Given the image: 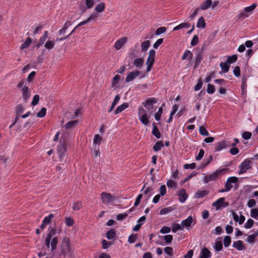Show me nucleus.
Segmentation results:
<instances>
[{"mask_svg": "<svg viewBox=\"0 0 258 258\" xmlns=\"http://www.w3.org/2000/svg\"><path fill=\"white\" fill-rule=\"evenodd\" d=\"M138 116L139 119L145 125H147L149 123L150 115L147 111L141 107L138 108Z\"/></svg>", "mask_w": 258, "mask_h": 258, "instance_id": "1", "label": "nucleus"}, {"mask_svg": "<svg viewBox=\"0 0 258 258\" xmlns=\"http://www.w3.org/2000/svg\"><path fill=\"white\" fill-rule=\"evenodd\" d=\"M24 81H20L18 83L17 86L19 88H22L21 92L22 97L24 100L26 102L30 99L31 97V91L29 90V89L27 86L24 85Z\"/></svg>", "mask_w": 258, "mask_h": 258, "instance_id": "2", "label": "nucleus"}, {"mask_svg": "<svg viewBox=\"0 0 258 258\" xmlns=\"http://www.w3.org/2000/svg\"><path fill=\"white\" fill-rule=\"evenodd\" d=\"M156 51L154 49H151L149 51V55L146 61L147 71L149 72L151 71L153 65L155 61Z\"/></svg>", "mask_w": 258, "mask_h": 258, "instance_id": "3", "label": "nucleus"}, {"mask_svg": "<svg viewBox=\"0 0 258 258\" xmlns=\"http://www.w3.org/2000/svg\"><path fill=\"white\" fill-rule=\"evenodd\" d=\"M101 198L103 203L106 205H111L115 200L111 194L105 192L101 194Z\"/></svg>", "mask_w": 258, "mask_h": 258, "instance_id": "4", "label": "nucleus"}, {"mask_svg": "<svg viewBox=\"0 0 258 258\" xmlns=\"http://www.w3.org/2000/svg\"><path fill=\"white\" fill-rule=\"evenodd\" d=\"M212 206L215 208L217 210L223 209L228 206V203L225 202L224 198H221L212 203Z\"/></svg>", "mask_w": 258, "mask_h": 258, "instance_id": "5", "label": "nucleus"}, {"mask_svg": "<svg viewBox=\"0 0 258 258\" xmlns=\"http://www.w3.org/2000/svg\"><path fill=\"white\" fill-rule=\"evenodd\" d=\"M256 6L255 4H252L249 7H245L244 9L243 12L239 14V17L242 19L247 17L251 14L252 12L256 8Z\"/></svg>", "mask_w": 258, "mask_h": 258, "instance_id": "6", "label": "nucleus"}, {"mask_svg": "<svg viewBox=\"0 0 258 258\" xmlns=\"http://www.w3.org/2000/svg\"><path fill=\"white\" fill-rule=\"evenodd\" d=\"M251 162L248 160H245L242 162L239 167V174H242L246 172L250 168Z\"/></svg>", "mask_w": 258, "mask_h": 258, "instance_id": "7", "label": "nucleus"}, {"mask_svg": "<svg viewBox=\"0 0 258 258\" xmlns=\"http://www.w3.org/2000/svg\"><path fill=\"white\" fill-rule=\"evenodd\" d=\"M181 225L183 227V229L185 228L187 230H189L190 228V225L193 223H196V220L193 219L191 216H188L186 219L183 220L181 222Z\"/></svg>", "mask_w": 258, "mask_h": 258, "instance_id": "8", "label": "nucleus"}, {"mask_svg": "<svg viewBox=\"0 0 258 258\" xmlns=\"http://www.w3.org/2000/svg\"><path fill=\"white\" fill-rule=\"evenodd\" d=\"M224 171V169L217 170L209 176H206L204 179L205 182H207L216 179L218 176Z\"/></svg>", "mask_w": 258, "mask_h": 258, "instance_id": "9", "label": "nucleus"}, {"mask_svg": "<svg viewBox=\"0 0 258 258\" xmlns=\"http://www.w3.org/2000/svg\"><path fill=\"white\" fill-rule=\"evenodd\" d=\"M128 41L127 37H123L118 39L114 43V47L116 50L120 49Z\"/></svg>", "mask_w": 258, "mask_h": 258, "instance_id": "10", "label": "nucleus"}, {"mask_svg": "<svg viewBox=\"0 0 258 258\" xmlns=\"http://www.w3.org/2000/svg\"><path fill=\"white\" fill-rule=\"evenodd\" d=\"M230 146V143L226 141H221L215 144V151H220Z\"/></svg>", "mask_w": 258, "mask_h": 258, "instance_id": "11", "label": "nucleus"}, {"mask_svg": "<svg viewBox=\"0 0 258 258\" xmlns=\"http://www.w3.org/2000/svg\"><path fill=\"white\" fill-rule=\"evenodd\" d=\"M69 249V239L66 237H63L60 245V250L62 253H64Z\"/></svg>", "mask_w": 258, "mask_h": 258, "instance_id": "12", "label": "nucleus"}, {"mask_svg": "<svg viewBox=\"0 0 258 258\" xmlns=\"http://www.w3.org/2000/svg\"><path fill=\"white\" fill-rule=\"evenodd\" d=\"M156 102L155 98H149L145 102L143 103L145 107L148 110L150 111L153 108V104Z\"/></svg>", "mask_w": 258, "mask_h": 258, "instance_id": "13", "label": "nucleus"}, {"mask_svg": "<svg viewBox=\"0 0 258 258\" xmlns=\"http://www.w3.org/2000/svg\"><path fill=\"white\" fill-rule=\"evenodd\" d=\"M140 75V72L139 71L131 72L127 75L125 81L127 83L130 82L137 78Z\"/></svg>", "mask_w": 258, "mask_h": 258, "instance_id": "14", "label": "nucleus"}, {"mask_svg": "<svg viewBox=\"0 0 258 258\" xmlns=\"http://www.w3.org/2000/svg\"><path fill=\"white\" fill-rule=\"evenodd\" d=\"M67 143L66 142L60 143L58 147L57 152L60 158H62L64 156V153L67 150Z\"/></svg>", "mask_w": 258, "mask_h": 258, "instance_id": "15", "label": "nucleus"}, {"mask_svg": "<svg viewBox=\"0 0 258 258\" xmlns=\"http://www.w3.org/2000/svg\"><path fill=\"white\" fill-rule=\"evenodd\" d=\"M179 197V200L181 203H184L188 198V195L186 194L185 189H181L177 194Z\"/></svg>", "mask_w": 258, "mask_h": 258, "instance_id": "16", "label": "nucleus"}, {"mask_svg": "<svg viewBox=\"0 0 258 258\" xmlns=\"http://www.w3.org/2000/svg\"><path fill=\"white\" fill-rule=\"evenodd\" d=\"M238 181V178L235 176L229 177L226 182L225 186L230 190L233 187V183H236Z\"/></svg>", "mask_w": 258, "mask_h": 258, "instance_id": "17", "label": "nucleus"}, {"mask_svg": "<svg viewBox=\"0 0 258 258\" xmlns=\"http://www.w3.org/2000/svg\"><path fill=\"white\" fill-rule=\"evenodd\" d=\"M233 218L234 220L236 222H238V223L241 225L242 224L244 220H245V217L244 216H243L242 214H240V215L239 216L238 214H237L236 213H232Z\"/></svg>", "mask_w": 258, "mask_h": 258, "instance_id": "18", "label": "nucleus"}, {"mask_svg": "<svg viewBox=\"0 0 258 258\" xmlns=\"http://www.w3.org/2000/svg\"><path fill=\"white\" fill-rule=\"evenodd\" d=\"M233 247L235 248L237 250L240 251L245 249L243 243L241 240L234 241L233 243Z\"/></svg>", "mask_w": 258, "mask_h": 258, "instance_id": "19", "label": "nucleus"}, {"mask_svg": "<svg viewBox=\"0 0 258 258\" xmlns=\"http://www.w3.org/2000/svg\"><path fill=\"white\" fill-rule=\"evenodd\" d=\"M212 5V0H206L201 3L200 8L202 10H206L211 7Z\"/></svg>", "mask_w": 258, "mask_h": 258, "instance_id": "20", "label": "nucleus"}, {"mask_svg": "<svg viewBox=\"0 0 258 258\" xmlns=\"http://www.w3.org/2000/svg\"><path fill=\"white\" fill-rule=\"evenodd\" d=\"M128 107V103H124L122 104L121 105L118 106L116 109L114 110V113L115 114H117L124 110H125L126 108H127Z\"/></svg>", "mask_w": 258, "mask_h": 258, "instance_id": "21", "label": "nucleus"}, {"mask_svg": "<svg viewBox=\"0 0 258 258\" xmlns=\"http://www.w3.org/2000/svg\"><path fill=\"white\" fill-rule=\"evenodd\" d=\"M222 237H218L215 241V246L216 251H220L222 249Z\"/></svg>", "mask_w": 258, "mask_h": 258, "instance_id": "22", "label": "nucleus"}, {"mask_svg": "<svg viewBox=\"0 0 258 258\" xmlns=\"http://www.w3.org/2000/svg\"><path fill=\"white\" fill-rule=\"evenodd\" d=\"M78 123V121L72 120L68 122L64 126L66 130H69L75 127Z\"/></svg>", "mask_w": 258, "mask_h": 258, "instance_id": "23", "label": "nucleus"}, {"mask_svg": "<svg viewBox=\"0 0 258 258\" xmlns=\"http://www.w3.org/2000/svg\"><path fill=\"white\" fill-rule=\"evenodd\" d=\"M144 64V60L142 58H138L134 60L133 64L137 68L140 69Z\"/></svg>", "mask_w": 258, "mask_h": 258, "instance_id": "24", "label": "nucleus"}, {"mask_svg": "<svg viewBox=\"0 0 258 258\" xmlns=\"http://www.w3.org/2000/svg\"><path fill=\"white\" fill-rule=\"evenodd\" d=\"M189 27H190V24L188 23L184 22V23H181L179 25L174 27L173 29V30L177 31V30L184 29V28L187 29Z\"/></svg>", "mask_w": 258, "mask_h": 258, "instance_id": "25", "label": "nucleus"}, {"mask_svg": "<svg viewBox=\"0 0 258 258\" xmlns=\"http://www.w3.org/2000/svg\"><path fill=\"white\" fill-rule=\"evenodd\" d=\"M105 9V5L104 3H100L97 4L95 8V10L97 13H100L104 12Z\"/></svg>", "mask_w": 258, "mask_h": 258, "instance_id": "26", "label": "nucleus"}, {"mask_svg": "<svg viewBox=\"0 0 258 258\" xmlns=\"http://www.w3.org/2000/svg\"><path fill=\"white\" fill-rule=\"evenodd\" d=\"M210 252L207 248H204L201 250L200 258H210Z\"/></svg>", "mask_w": 258, "mask_h": 258, "instance_id": "27", "label": "nucleus"}, {"mask_svg": "<svg viewBox=\"0 0 258 258\" xmlns=\"http://www.w3.org/2000/svg\"><path fill=\"white\" fill-rule=\"evenodd\" d=\"M55 46V41L54 40H47L45 44H44V47L45 49H47L48 50H50L53 48V47Z\"/></svg>", "mask_w": 258, "mask_h": 258, "instance_id": "28", "label": "nucleus"}, {"mask_svg": "<svg viewBox=\"0 0 258 258\" xmlns=\"http://www.w3.org/2000/svg\"><path fill=\"white\" fill-rule=\"evenodd\" d=\"M229 64L227 61L220 63V66L223 73H226L229 71Z\"/></svg>", "mask_w": 258, "mask_h": 258, "instance_id": "29", "label": "nucleus"}, {"mask_svg": "<svg viewBox=\"0 0 258 258\" xmlns=\"http://www.w3.org/2000/svg\"><path fill=\"white\" fill-rule=\"evenodd\" d=\"M192 52L189 50H186L183 53L181 58H182V59H183V60H185V59L191 60L192 58Z\"/></svg>", "mask_w": 258, "mask_h": 258, "instance_id": "30", "label": "nucleus"}, {"mask_svg": "<svg viewBox=\"0 0 258 258\" xmlns=\"http://www.w3.org/2000/svg\"><path fill=\"white\" fill-rule=\"evenodd\" d=\"M197 27L199 28H204L206 27V23L203 17L199 19L197 24Z\"/></svg>", "mask_w": 258, "mask_h": 258, "instance_id": "31", "label": "nucleus"}, {"mask_svg": "<svg viewBox=\"0 0 258 258\" xmlns=\"http://www.w3.org/2000/svg\"><path fill=\"white\" fill-rule=\"evenodd\" d=\"M102 140V138L99 135H95L93 139V145L95 147L99 146Z\"/></svg>", "mask_w": 258, "mask_h": 258, "instance_id": "32", "label": "nucleus"}, {"mask_svg": "<svg viewBox=\"0 0 258 258\" xmlns=\"http://www.w3.org/2000/svg\"><path fill=\"white\" fill-rule=\"evenodd\" d=\"M120 77L119 75H115L113 78L112 82V86L114 88H116L118 87V84L119 81L120 80Z\"/></svg>", "mask_w": 258, "mask_h": 258, "instance_id": "33", "label": "nucleus"}, {"mask_svg": "<svg viewBox=\"0 0 258 258\" xmlns=\"http://www.w3.org/2000/svg\"><path fill=\"white\" fill-rule=\"evenodd\" d=\"M150 46V41L149 40H146L142 42L141 44L142 51H146Z\"/></svg>", "mask_w": 258, "mask_h": 258, "instance_id": "34", "label": "nucleus"}, {"mask_svg": "<svg viewBox=\"0 0 258 258\" xmlns=\"http://www.w3.org/2000/svg\"><path fill=\"white\" fill-rule=\"evenodd\" d=\"M183 229L181 224L174 223L172 225V231L173 233H175L177 230H182Z\"/></svg>", "mask_w": 258, "mask_h": 258, "instance_id": "35", "label": "nucleus"}, {"mask_svg": "<svg viewBox=\"0 0 258 258\" xmlns=\"http://www.w3.org/2000/svg\"><path fill=\"white\" fill-rule=\"evenodd\" d=\"M24 110H25V108L21 104H19L18 105H17L16 108V116H17L18 117H19V115L22 113L23 112Z\"/></svg>", "mask_w": 258, "mask_h": 258, "instance_id": "36", "label": "nucleus"}, {"mask_svg": "<svg viewBox=\"0 0 258 258\" xmlns=\"http://www.w3.org/2000/svg\"><path fill=\"white\" fill-rule=\"evenodd\" d=\"M64 222L67 226L71 227L74 225V220L71 217H67L64 219Z\"/></svg>", "mask_w": 258, "mask_h": 258, "instance_id": "37", "label": "nucleus"}, {"mask_svg": "<svg viewBox=\"0 0 258 258\" xmlns=\"http://www.w3.org/2000/svg\"><path fill=\"white\" fill-rule=\"evenodd\" d=\"M152 134L156 137L157 139H160L161 137V134L158 130L157 127L155 125L153 126V130H152Z\"/></svg>", "mask_w": 258, "mask_h": 258, "instance_id": "38", "label": "nucleus"}, {"mask_svg": "<svg viewBox=\"0 0 258 258\" xmlns=\"http://www.w3.org/2000/svg\"><path fill=\"white\" fill-rule=\"evenodd\" d=\"M208 194L207 190H199L195 194L196 198H201L206 196Z\"/></svg>", "mask_w": 258, "mask_h": 258, "instance_id": "39", "label": "nucleus"}, {"mask_svg": "<svg viewBox=\"0 0 258 258\" xmlns=\"http://www.w3.org/2000/svg\"><path fill=\"white\" fill-rule=\"evenodd\" d=\"M163 147V143L161 141H158L153 146V150L157 152L160 150Z\"/></svg>", "mask_w": 258, "mask_h": 258, "instance_id": "40", "label": "nucleus"}, {"mask_svg": "<svg viewBox=\"0 0 258 258\" xmlns=\"http://www.w3.org/2000/svg\"><path fill=\"white\" fill-rule=\"evenodd\" d=\"M250 216L258 220V209L254 208L250 210Z\"/></svg>", "mask_w": 258, "mask_h": 258, "instance_id": "41", "label": "nucleus"}, {"mask_svg": "<svg viewBox=\"0 0 258 258\" xmlns=\"http://www.w3.org/2000/svg\"><path fill=\"white\" fill-rule=\"evenodd\" d=\"M57 237H53L51 241V247L52 250H55L57 247Z\"/></svg>", "mask_w": 258, "mask_h": 258, "instance_id": "42", "label": "nucleus"}, {"mask_svg": "<svg viewBox=\"0 0 258 258\" xmlns=\"http://www.w3.org/2000/svg\"><path fill=\"white\" fill-rule=\"evenodd\" d=\"M163 109L162 107H160L158 109V111L155 114L154 117L155 119L157 121H159L160 119L161 114L162 113Z\"/></svg>", "mask_w": 258, "mask_h": 258, "instance_id": "43", "label": "nucleus"}, {"mask_svg": "<svg viewBox=\"0 0 258 258\" xmlns=\"http://www.w3.org/2000/svg\"><path fill=\"white\" fill-rule=\"evenodd\" d=\"M31 39L28 37L25 42H24L21 46V49H24L27 47H28L30 44H31Z\"/></svg>", "mask_w": 258, "mask_h": 258, "instance_id": "44", "label": "nucleus"}, {"mask_svg": "<svg viewBox=\"0 0 258 258\" xmlns=\"http://www.w3.org/2000/svg\"><path fill=\"white\" fill-rule=\"evenodd\" d=\"M53 217V215L52 214H50L48 216L45 217L42 221L43 222V224H46V225L49 224Z\"/></svg>", "mask_w": 258, "mask_h": 258, "instance_id": "45", "label": "nucleus"}, {"mask_svg": "<svg viewBox=\"0 0 258 258\" xmlns=\"http://www.w3.org/2000/svg\"><path fill=\"white\" fill-rule=\"evenodd\" d=\"M115 235V232L113 230L108 231L106 233V237L108 239H112Z\"/></svg>", "mask_w": 258, "mask_h": 258, "instance_id": "46", "label": "nucleus"}, {"mask_svg": "<svg viewBox=\"0 0 258 258\" xmlns=\"http://www.w3.org/2000/svg\"><path fill=\"white\" fill-rule=\"evenodd\" d=\"M199 132L202 136H208L209 134L208 131L203 126H200Z\"/></svg>", "mask_w": 258, "mask_h": 258, "instance_id": "47", "label": "nucleus"}, {"mask_svg": "<svg viewBox=\"0 0 258 258\" xmlns=\"http://www.w3.org/2000/svg\"><path fill=\"white\" fill-rule=\"evenodd\" d=\"M237 59V57L236 55H232V56H228V59L226 61L229 64L233 63L235 62Z\"/></svg>", "mask_w": 258, "mask_h": 258, "instance_id": "48", "label": "nucleus"}, {"mask_svg": "<svg viewBox=\"0 0 258 258\" xmlns=\"http://www.w3.org/2000/svg\"><path fill=\"white\" fill-rule=\"evenodd\" d=\"M46 109L44 107L41 108V109L37 113V116L40 118L43 117L46 115Z\"/></svg>", "mask_w": 258, "mask_h": 258, "instance_id": "49", "label": "nucleus"}, {"mask_svg": "<svg viewBox=\"0 0 258 258\" xmlns=\"http://www.w3.org/2000/svg\"><path fill=\"white\" fill-rule=\"evenodd\" d=\"M231 238L230 237V236H226L224 237V240H223V243H224V245L225 246V247H228L230 245V243H231Z\"/></svg>", "mask_w": 258, "mask_h": 258, "instance_id": "50", "label": "nucleus"}, {"mask_svg": "<svg viewBox=\"0 0 258 258\" xmlns=\"http://www.w3.org/2000/svg\"><path fill=\"white\" fill-rule=\"evenodd\" d=\"M71 24L69 23H66L64 25V26H63V27L59 30L58 34L59 35H61V34H64L66 33V32L67 31V29H68V27Z\"/></svg>", "mask_w": 258, "mask_h": 258, "instance_id": "51", "label": "nucleus"}, {"mask_svg": "<svg viewBox=\"0 0 258 258\" xmlns=\"http://www.w3.org/2000/svg\"><path fill=\"white\" fill-rule=\"evenodd\" d=\"M253 220L251 219H248L244 224V227L246 229L250 228L253 224Z\"/></svg>", "mask_w": 258, "mask_h": 258, "instance_id": "52", "label": "nucleus"}, {"mask_svg": "<svg viewBox=\"0 0 258 258\" xmlns=\"http://www.w3.org/2000/svg\"><path fill=\"white\" fill-rule=\"evenodd\" d=\"M166 28L165 27H161L158 28L155 32V34L157 35H159L162 33H164L166 32Z\"/></svg>", "mask_w": 258, "mask_h": 258, "instance_id": "53", "label": "nucleus"}, {"mask_svg": "<svg viewBox=\"0 0 258 258\" xmlns=\"http://www.w3.org/2000/svg\"><path fill=\"white\" fill-rule=\"evenodd\" d=\"M255 237L253 234L249 235L247 236L246 241L250 244L253 243L255 241Z\"/></svg>", "mask_w": 258, "mask_h": 258, "instance_id": "54", "label": "nucleus"}, {"mask_svg": "<svg viewBox=\"0 0 258 258\" xmlns=\"http://www.w3.org/2000/svg\"><path fill=\"white\" fill-rule=\"evenodd\" d=\"M164 252L168 255L171 256L173 253V248L171 247L167 246L164 249Z\"/></svg>", "mask_w": 258, "mask_h": 258, "instance_id": "55", "label": "nucleus"}, {"mask_svg": "<svg viewBox=\"0 0 258 258\" xmlns=\"http://www.w3.org/2000/svg\"><path fill=\"white\" fill-rule=\"evenodd\" d=\"M82 207V204L80 202H77L74 203L73 209L74 210H79Z\"/></svg>", "mask_w": 258, "mask_h": 258, "instance_id": "56", "label": "nucleus"}, {"mask_svg": "<svg viewBox=\"0 0 258 258\" xmlns=\"http://www.w3.org/2000/svg\"><path fill=\"white\" fill-rule=\"evenodd\" d=\"M215 87L210 84L208 85L207 92L209 94H212L215 92Z\"/></svg>", "mask_w": 258, "mask_h": 258, "instance_id": "57", "label": "nucleus"}, {"mask_svg": "<svg viewBox=\"0 0 258 258\" xmlns=\"http://www.w3.org/2000/svg\"><path fill=\"white\" fill-rule=\"evenodd\" d=\"M199 37L197 35H194L190 42L191 46H195L199 43Z\"/></svg>", "mask_w": 258, "mask_h": 258, "instance_id": "58", "label": "nucleus"}, {"mask_svg": "<svg viewBox=\"0 0 258 258\" xmlns=\"http://www.w3.org/2000/svg\"><path fill=\"white\" fill-rule=\"evenodd\" d=\"M171 228L169 227L164 226L160 230V232L162 234L168 233L170 232Z\"/></svg>", "mask_w": 258, "mask_h": 258, "instance_id": "59", "label": "nucleus"}, {"mask_svg": "<svg viewBox=\"0 0 258 258\" xmlns=\"http://www.w3.org/2000/svg\"><path fill=\"white\" fill-rule=\"evenodd\" d=\"M39 101V96L38 95H35L33 98L31 104L33 106L37 105Z\"/></svg>", "mask_w": 258, "mask_h": 258, "instance_id": "60", "label": "nucleus"}, {"mask_svg": "<svg viewBox=\"0 0 258 258\" xmlns=\"http://www.w3.org/2000/svg\"><path fill=\"white\" fill-rule=\"evenodd\" d=\"M233 74L236 77H239L240 76V70L238 66H236L234 68Z\"/></svg>", "mask_w": 258, "mask_h": 258, "instance_id": "61", "label": "nucleus"}, {"mask_svg": "<svg viewBox=\"0 0 258 258\" xmlns=\"http://www.w3.org/2000/svg\"><path fill=\"white\" fill-rule=\"evenodd\" d=\"M163 39L160 38L158 39L153 44V47L155 49H157L158 48V47L163 43Z\"/></svg>", "mask_w": 258, "mask_h": 258, "instance_id": "62", "label": "nucleus"}, {"mask_svg": "<svg viewBox=\"0 0 258 258\" xmlns=\"http://www.w3.org/2000/svg\"><path fill=\"white\" fill-rule=\"evenodd\" d=\"M222 231V228L220 226H217L215 230H213L212 233L216 235H220Z\"/></svg>", "mask_w": 258, "mask_h": 258, "instance_id": "63", "label": "nucleus"}, {"mask_svg": "<svg viewBox=\"0 0 258 258\" xmlns=\"http://www.w3.org/2000/svg\"><path fill=\"white\" fill-rule=\"evenodd\" d=\"M98 17V15L96 13H92L90 16L88 18L89 22L92 21L93 20H96V19Z\"/></svg>", "mask_w": 258, "mask_h": 258, "instance_id": "64", "label": "nucleus"}]
</instances>
